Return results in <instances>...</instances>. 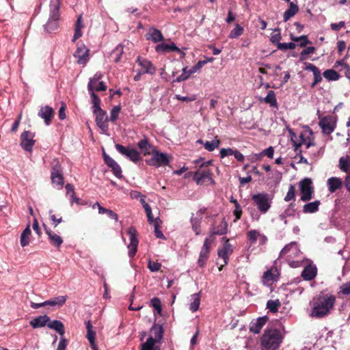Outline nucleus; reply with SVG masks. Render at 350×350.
Here are the masks:
<instances>
[{
    "mask_svg": "<svg viewBox=\"0 0 350 350\" xmlns=\"http://www.w3.org/2000/svg\"><path fill=\"white\" fill-rule=\"evenodd\" d=\"M50 321V318L47 315L39 316L29 322L31 326L33 328L42 327L47 325Z\"/></svg>",
    "mask_w": 350,
    "mask_h": 350,
    "instance_id": "393cba45",
    "label": "nucleus"
},
{
    "mask_svg": "<svg viewBox=\"0 0 350 350\" xmlns=\"http://www.w3.org/2000/svg\"><path fill=\"white\" fill-rule=\"evenodd\" d=\"M295 203L291 202L287 208L279 216L280 219H284L287 217H295V213L296 211L295 209Z\"/></svg>",
    "mask_w": 350,
    "mask_h": 350,
    "instance_id": "f704fd0d",
    "label": "nucleus"
},
{
    "mask_svg": "<svg viewBox=\"0 0 350 350\" xmlns=\"http://www.w3.org/2000/svg\"><path fill=\"white\" fill-rule=\"evenodd\" d=\"M263 100L265 103L269 104L271 107H278L275 94L273 90L269 91L267 96L265 98H264Z\"/></svg>",
    "mask_w": 350,
    "mask_h": 350,
    "instance_id": "ea45409f",
    "label": "nucleus"
},
{
    "mask_svg": "<svg viewBox=\"0 0 350 350\" xmlns=\"http://www.w3.org/2000/svg\"><path fill=\"white\" fill-rule=\"evenodd\" d=\"M148 268L152 272H156L159 271L161 267V264L158 262H153L150 260L148 261Z\"/></svg>",
    "mask_w": 350,
    "mask_h": 350,
    "instance_id": "69168bd1",
    "label": "nucleus"
},
{
    "mask_svg": "<svg viewBox=\"0 0 350 350\" xmlns=\"http://www.w3.org/2000/svg\"><path fill=\"white\" fill-rule=\"evenodd\" d=\"M195 72V69H193V68L188 70L187 67H185L183 68V73L180 76H178L174 81L178 83L184 81L188 79L189 77Z\"/></svg>",
    "mask_w": 350,
    "mask_h": 350,
    "instance_id": "4c0bfd02",
    "label": "nucleus"
},
{
    "mask_svg": "<svg viewBox=\"0 0 350 350\" xmlns=\"http://www.w3.org/2000/svg\"><path fill=\"white\" fill-rule=\"evenodd\" d=\"M43 31L45 33H51L59 29L58 23H45L42 25Z\"/></svg>",
    "mask_w": 350,
    "mask_h": 350,
    "instance_id": "864d4df0",
    "label": "nucleus"
},
{
    "mask_svg": "<svg viewBox=\"0 0 350 350\" xmlns=\"http://www.w3.org/2000/svg\"><path fill=\"white\" fill-rule=\"evenodd\" d=\"M151 306L160 314L162 311L161 300L158 297H153L150 300Z\"/></svg>",
    "mask_w": 350,
    "mask_h": 350,
    "instance_id": "052dcab7",
    "label": "nucleus"
},
{
    "mask_svg": "<svg viewBox=\"0 0 350 350\" xmlns=\"http://www.w3.org/2000/svg\"><path fill=\"white\" fill-rule=\"evenodd\" d=\"M281 38H282V36H281L280 29H278V28H274L271 33L270 41L273 44L278 46V44L280 43V40H281Z\"/></svg>",
    "mask_w": 350,
    "mask_h": 350,
    "instance_id": "09e8293b",
    "label": "nucleus"
},
{
    "mask_svg": "<svg viewBox=\"0 0 350 350\" xmlns=\"http://www.w3.org/2000/svg\"><path fill=\"white\" fill-rule=\"evenodd\" d=\"M299 186L301 193V200L304 202L310 200L314 191L312 180L309 178H305L299 183Z\"/></svg>",
    "mask_w": 350,
    "mask_h": 350,
    "instance_id": "423d86ee",
    "label": "nucleus"
},
{
    "mask_svg": "<svg viewBox=\"0 0 350 350\" xmlns=\"http://www.w3.org/2000/svg\"><path fill=\"white\" fill-rule=\"evenodd\" d=\"M137 62L144 69L142 73H148L150 75H154L155 73L156 68L149 60L139 57L137 59Z\"/></svg>",
    "mask_w": 350,
    "mask_h": 350,
    "instance_id": "412c9836",
    "label": "nucleus"
},
{
    "mask_svg": "<svg viewBox=\"0 0 350 350\" xmlns=\"http://www.w3.org/2000/svg\"><path fill=\"white\" fill-rule=\"evenodd\" d=\"M212 172L208 168H204V164H200V168L193 174V180L198 185H215V182L212 178Z\"/></svg>",
    "mask_w": 350,
    "mask_h": 350,
    "instance_id": "20e7f679",
    "label": "nucleus"
},
{
    "mask_svg": "<svg viewBox=\"0 0 350 350\" xmlns=\"http://www.w3.org/2000/svg\"><path fill=\"white\" fill-rule=\"evenodd\" d=\"M246 236L250 244L253 245L256 243L257 239L260 237V233L256 230H250L247 232Z\"/></svg>",
    "mask_w": 350,
    "mask_h": 350,
    "instance_id": "a19ab883",
    "label": "nucleus"
},
{
    "mask_svg": "<svg viewBox=\"0 0 350 350\" xmlns=\"http://www.w3.org/2000/svg\"><path fill=\"white\" fill-rule=\"evenodd\" d=\"M155 50L158 53L170 52V44L166 43H161L155 47Z\"/></svg>",
    "mask_w": 350,
    "mask_h": 350,
    "instance_id": "0e129e2a",
    "label": "nucleus"
},
{
    "mask_svg": "<svg viewBox=\"0 0 350 350\" xmlns=\"http://www.w3.org/2000/svg\"><path fill=\"white\" fill-rule=\"evenodd\" d=\"M116 148L121 154L135 163L141 159L139 152L134 148H128L119 144H116Z\"/></svg>",
    "mask_w": 350,
    "mask_h": 350,
    "instance_id": "ddd939ff",
    "label": "nucleus"
},
{
    "mask_svg": "<svg viewBox=\"0 0 350 350\" xmlns=\"http://www.w3.org/2000/svg\"><path fill=\"white\" fill-rule=\"evenodd\" d=\"M315 51V48L314 46H308L305 48L300 53L301 59L304 60L306 59V57L308 55L312 54Z\"/></svg>",
    "mask_w": 350,
    "mask_h": 350,
    "instance_id": "338daca9",
    "label": "nucleus"
},
{
    "mask_svg": "<svg viewBox=\"0 0 350 350\" xmlns=\"http://www.w3.org/2000/svg\"><path fill=\"white\" fill-rule=\"evenodd\" d=\"M137 147L142 150L144 155L152 154L153 149L157 148L150 144L147 137H144L137 143Z\"/></svg>",
    "mask_w": 350,
    "mask_h": 350,
    "instance_id": "4be33fe9",
    "label": "nucleus"
},
{
    "mask_svg": "<svg viewBox=\"0 0 350 350\" xmlns=\"http://www.w3.org/2000/svg\"><path fill=\"white\" fill-rule=\"evenodd\" d=\"M276 275L273 273L271 270H267L263 273L262 283L265 285L269 286L273 281L276 280Z\"/></svg>",
    "mask_w": 350,
    "mask_h": 350,
    "instance_id": "e433bc0d",
    "label": "nucleus"
},
{
    "mask_svg": "<svg viewBox=\"0 0 350 350\" xmlns=\"http://www.w3.org/2000/svg\"><path fill=\"white\" fill-rule=\"evenodd\" d=\"M107 88V87L104 81L97 82L96 84H93V85L92 86L93 92H95V91H96V92L106 91Z\"/></svg>",
    "mask_w": 350,
    "mask_h": 350,
    "instance_id": "680f3d73",
    "label": "nucleus"
},
{
    "mask_svg": "<svg viewBox=\"0 0 350 350\" xmlns=\"http://www.w3.org/2000/svg\"><path fill=\"white\" fill-rule=\"evenodd\" d=\"M127 234H129L130 239V243L128 246L129 249V257L133 258L137 252L139 243L137 232L134 227L131 226L128 228Z\"/></svg>",
    "mask_w": 350,
    "mask_h": 350,
    "instance_id": "2eb2a0df",
    "label": "nucleus"
},
{
    "mask_svg": "<svg viewBox=\"0 0 350 350\" xmlns=\"http://www.w3.org/2000/svg\"><path fill=\"white\" fill-rule=\"evenodd\" d=\"M51 178L52 183L55 185L57 189H62L64 186V178L63 170L59 161L54 159L51 163Z\"/></svg>",
    "mask_w": 350,
    "mask_h": 350,
    "instance_id": "7ed1b4c3",
    "label": "nucleus"
},
{
    "mask_svg": "<svg viewBox=\"0 0 350 350\" xmlns=\"http://www.w3.org/2000/svg\"><path fill=\"white\" fill-rule=\"evenodd\" d=\"M35 133L29 131L23 132L21 135V146L23 150L31 152L36 141L33 139Z\"/></svg>",
    "mask_w": 350,
    "mask_h": 350,
    "instance_id": "9b49d317",
    "label": "nucleus"
},
{
    "mask_svg": "<svg viewBox=\"0 0 350 350\" xmlns=\"http://www.w3.org/2000/svg\"><path fill=\"white\" fill-rule=\"evenodd\" d=\"M228 231V224L223 217L219 224L217 221H215L209 229V237L213 238V241H215V235H224L227 233Z\"/></svg>",
    "mask_w": 350,
    "mask_h": 350,
    "instance_id": "dca6fc26",
    "label": "nucleus"
},
{
    "mask_svg": "<svg viewBox=\"0 0 350 350\" xmlns=\"http://www.w3.org/2000/svg\"><path fill=\"white\" fill-rule=\"evenodd\" d=\"M298 11V7L291 3L290 8L284 13V20L285 21L289 20Z\"/></svg>",
    "mask_w": 350,
    "mask_h": 350,
    "instance_id": "8fccbe9b",
    "label": "nucleus"
},
{
    "mask_svg": "<svg viewBox=\"0 0 350 350\" xmlns=\"http://www.w3.org/2000/svg\"><path fill=\"white\" fill-rule=\"evenodd\" d=\"M50 219L53 222L54 227H56L62 221V216H56L52 210L49 211Z\"/></svg>",
    "mask_w": 350,
    "mask_h": 350,
    "instance_id": "e2e57ef3",
    "label": "nucleus"
},
{
    "mask_svg": "<svg viewBox=\"0 0 350 350\" xmlns=\"http://www.w3.org/2000/svg\"><path fill=\"white\" fill-rule=\"evenodd\" d=\"M219 144H220V141L217 139V137L216 136L214 140H212L211 142L206 141L204 144V147L206 150H208L209 152H212L215 148H218Z\"/></svg>",
    "mask_w": 350,
    "mask_h": 350,
    "instance_id": "c03bdc74",
    "label": "nucleus"
},
{
    "mask_svg": "<svg viewBox=\"0 0 350 350\" xmlns=\"http://www.w3.org/2000/svg\"><path fill=\"white\" fill-rule=\"evenodd\" d=\"M283 340V336L277 329H267L260 338L262 350H277Z\"/></svg>",
    "mask_w": 350,
    "mask_h": 350,
    "instance_id": "f03ea898",
    "label": "nucleus"
},
{
    "mask_svg": "<svg viewBox=\"0 0 350 350\" xmlns=\"http://www.w3.org/2000/svg\"><path fill=\"white\" fill-rule=\"evenodd\" d=\"M93 113L96 116V122L97 126L103 133H106L109 130V119L106 111L100 109L98 110H93Z\"/></svg>",
    "mask_w": 350,
    "mask_h": 350,
    "instance_id": "9d476101",
    "label": "nucleus"
},
{
    "mask_svg": "<svg viewBox=\"0 0 350 350\" xmlns=\"http://www.w3.org/2000/svg\"><path fill=\"white\" fill-rule=\"evenodd\" d=\"M281 306V302L279 299L269 300L267 303V308L272 313H275L278 311V308Z\"/></svg>",
    "mask_w": 350,
    "mask_h": 350,
    "instance_id": "49530a36",
    "label": "nucleus"
},
{
    "mask_svg": "<svg viewBox=\"0 0 350 350\" xmlns=\"http://www.w3.org/2000/svg\"><path fill=\"white\" fill-rule=\"evenodd\" d=\"M323 75L328 81H337L340 79V75L333 69L326 70Z\"/></svg>",
    "mask_w": 350,
    "mask_h": 350,
    "instance_id": "37998d69",
    "label": "nucleus"
},
{
    "mask_svg": "<svg viewBox=\"0 0 350 350\" xmlns=\"http://www.w3.org/2000/svg\"><path fill=\"white\" fill-rule=\"evenodd\" d=\"M340 169L344 172H349L350 171V156L341 157L339 159Z\"/></svg>",
    "mask_w": 350,
    "mask_h": 350,
    "instance_id": "58836bf2",
    "label": "nucleus"
},
{
    "mask_svg": "<svg viewBox=\"0 0 350 350\" xmlns=\"http://www.w3.org/2000/svg\"><path fill=\"white\" fill-rule=\"evenodd\" d=\"M47 326L52 329L55 330L60 336H63L65 333V328L63 323L58 320L49 321Z\"/></svg>",
    "mask_w": 350,
    "mask_h": 350,
    "instance_id": "c85d7f7f",
    "label": "nucleus"
},
{
    "mask_svg": "<svg viewBox=\"0 0 350 350\" xmlns=\"http://www.w3.org/2000/svg\"><path fill=\"white\" fill-rule=\"evenodd\" d=\"M121 107L120 105L114 106L110 112V120L113 122H116L118 118Z\"/></svg>",
    "mask_w": 350,
    "mask_h": 350,
    "instance_id": "13d9d810",
    "label": "nucleus"
},
{
    "mask_svg": "<svg viewBox=\"0 0 350 350\" xmlns=\"http://www.w3.org/2000/svg\"><path fill=\"white\" fill-rule=\"evenodd\" d=\"M320 204L321 202L319 200L307 203L303 206V212L304 213H314L319 210Z\"/></svg>",
    "mask_w": 350,
    "mask_h": 350,
    "instance_id": "2f4dec72",
    "label": "nucleus"
},
{
    "mask_svg": "<svg viewBox=\"0 0 350 350\" xmlns=\"http://www.w3.org/2000/svg\"><path fill=\"white\" fill-rule=\"evenodd\" d=\"M267 321L268 317L264 316L251 321L249 326L250 331L254 334H259Z\"/></svg>",
    "mask_w": 350,
    "mask_h": 350,
    "instance_id": "a211bd4d",
    "label": "nucleus"
},
{
    "mask_svg": "<svg viewBox=\"0 0 350 350\" xmlns=\"http://www.w3.org/2000/svg\"><path fill=\"white\" fill-rule=\"evenodd\" d=\"M107 163H105L109 167L111 168L113 174L118 177H122V170L117 162L112 158H107Z\"/></svg>",
    "mask_w": 350,
    "mask_h": 350,
    "instance_id": "cd10ccee",
    "label": "nucleus"
},
{
    "mask_svg": "<svg viewBox=\"0 0 350 350\" xmlns=\"http://www.w3.org/2000/svg\"><path fill=\"white\" fill-rule=\"evenodd\" d=\"M152 157L150 159L146 160L148 165L154 166L156 167L167 165L170 163V160L167 154L160 152L157 149H153Z\"/></svg>",
    "mask_w": 350,
    "mask_h": 350,
    "instance_id": "0eeeda50",
    "label": "nucleus"
},
{
    "mask_svg": "<svg viewBox=\"0 0 350 350\" xmlns=\"http://www.w3.org/2000/svg\"><path fill=\"white\" fill-rule=\"evenodd\" d=\"M146 37L147 40H152L153 42L155 43L161 42L164 39L161 31L154 27H150L148 29L146 35Z\"/></svg>",
    "mask_w": 350,
    "mask_h": 350,
    "instance_id": "5701e85b",
    "label": "nucleus"
},
{
    "mask_svg": "<svg viewBox=\"0 0 350 350\" xmlns=\"http://www.w3.org/2000/svg\"><path fill=\"white\" fill-rule=\"evenodd\" d=\"M255 206L262 214L266 213L271 207V199L267 193H259L252 196Z\"/></svg>",
    "mask_w": 350,
    "mask_h": 350,
    "instance_id": "39448f33",
    "label": "nucleus"
},
{
    "mask_svg": "<svg viewBox=\"0 0 350 350\" xmlns=\"http://www.w3.org/2000/svg\"><path fill=\"white\" fill-rule=\"evenodd\" d=\"M31 229L29 224L25 228L21 235V245L22 247H25L29 243V237L31 235Z\"/></svg>",
    "mask_w": 350,
    "mask_h": 350,
    "instance_id": "c9c22d12",
    "label": "nucleus"
},
{
    "mask_svg": "<svg viewBox=\"0 0 350 350\" xmlns=\"http://www.w3.org/2000/svg\"><path fill=\"white\" fill-rule=\"evenodd\" d=\"M90 50L81 42H78L77 49L74 53V57L77 59V63L85 65L89 60Z\"/></svg>",
    "mask_w": 350,
    "mask_h": 350,
    "instance_id": "1a4fd4ad",
    "label": "nucleus"
},
{
    "mask_svg": "<svg viewBox=\"0 0 350 350\" xmlns=\"http://www.w3.org/2000/svg\"><path fill=\"white\" fill-rule=\"evenodd\" d=\"M243 27L241 26L239 23H235L234 28L230 31L228 37L230 38H237L240 36H241L243 33Z\"/></svg>",
    "mask_w": 350,
    "mask_h": 350,
    "instance_id": "de8ad7c7",
    "label": "nucleus"
},
{
    "mask_svg": "<svg viewBox=\"0 0 350 350\" xmlns=\"http://www.w3.org/2000/svg\"><path fill=\"white\" fill-rule=\"evenodd\" d=\"M296 44L291 42L288 43H278L277 46V49L280 51H286L288 49H295Z\"/></svg>",
    "mask_w": 350,
    "mask_h": 350,
    "instance_id": "bf43d9fd",
    "label": "nucleus"
},
{
    "mask_svg": "<svg viewBox=\"0 0 350 350\" xmlns=\"http://www.w3.org/2000/svg\"><path fill=\"white\" fill-rule=\"evenodd\" d=\"M46 234L48 235L49 243L54 247L59 248L63 243V239L51 228L44 225Z\"/></svg>",
    "mask_w": 350,
    "mask_h": 350,
    "instance_id": "f3484780",
    "label": "nucleus"
},
{
    "mask_svg": "<svg viewBox=\"0 0 350 350\" xmlns=\"http://www.w3.org/2000/svg\"><path fill=\"white\" fill-rule=\"evenodd\" d=\"M221 239L224 243L222 248L218 249L217 254L219 257L223 259L224 264H221L219 267V271L222 270L223 267L228 263L229 256L233 252V248L229 242V239L226 237H223Z\"/></svg>",
    "mask_w": 350,
    "mask_h": 350,
    "instance_id": "6e6552de",
    "label": "nucleus"
},
{
    "mask_svg": "<svg viewBox=\"0 0 350 350\" xmlns=\"http://www.w3.org/2000/svg\"><path fill=\"white\" fill-rule=\"evenodd\" d=\"M213 242V238H206L204 241L198 261V265L200 267H204L206 264V261L209 257L211 245Z\"/></svg>",
    "mask_w": 350,
    "mask_h": 350,
    "instance_id": "4468645a",
    "label": "nucleus"
},
{
    "mask_svg": "<svg viewBox=\"0 0 350 350\" xmlns=\"http://www.w3.org/2000/svg\"><path fill=\"white\" fill-rule=\"evenodd\" d=\"M88 90L92 98L93 110H98L101 109L100 107L101 100L100 98L98 96V95L96 94L95 92H93V90L91 88V85H88Z\"/></svg>",
    "mask_w": 350,
    "mask_h": 350,
    "instance_id": "7c9ffc66",
    "label": "nucleus"
},
{
    "mask_svg": "<svg viewBox=\"0 0 350 350\" xmlns=\"http://www.w3.org/2000/svg\"><path fill=\"white\" fill-rule=\"evenodd\" d=\"M336 297L333 295H319L313 298L310 316L321 319L329 315L334 308Z\"/></svg>",
    "mask_w": 350,
    "mask_h": 350,
    "instance_id": "f257e3e1",
    "label": "nucleus"
},
{
    "mask_svg": "<svg viewBox=\"0 0 350 350\" xmlns=\"http://www.w3.org/2000/svg\"><path fill=\"white\" fill-rule=\"evenodd\" d=\"M163 332L164 330L161 325L154 323L150 328L151 336L152 337L154 336V338H153V339H155L157 342H160L163 338Z\"/></svg>",
    "mask_w": 350,
    "mask_h": 350,
    "instance_id": "bb28decb",
    "label": "nucleus"
},
{
    "mask_svg": "<svg viewBox=\"0 0 350 350\" xmlns=\"http://www.w3.org/2000/svg\"><path fill=\"white\" fill-rule=\"evenodd\" d=\"M319 125L324 134L329 135L335 130L336 122L333 116H327L320 120Z\"/></svg>",
    "mask_w": 350,
    "mask_h": 350,
    "instance_id": "f8f14e48",
    "label": "nucleus"
},
{
    "mask_svg": "<svg viewBox=\"0 0 350 350\" xmlns=\"http://www.w3.org/2000/svg\"><path fill=\"white\" fill-rule=\"evenodd\" d=\"M313 75L314 82L311 85L312 88H314L318 83H319L322 80L321 73L319 69L315 71V72H313Z\"/></svg>",
    "mask_w": 350,
    "mask_h": 350,
    "instance_id": "774afa93",
    "label": "nucleus"
},
{
    "mask_svg": "<svg viewBox=\"0 0 350 350\" xmlns=\"http://www.w3.org/2000/svg\"><path fill=\"white\" fill-rule=\"evenodd\" d=\"M66 299H67V296H58V297H53V298L46 301V306H57L59 308L65 304Z\"/></svg>",
    "mask_w": 350,
    "mask_h": 350,
    "instance_id": "c756f323",
    "label": "nucleus"
},
{
    "mask_svg": "<svg viewBox=\"0 0 350 350\" xmlns=\"http://www.w3.org/2000/svg\"><path fill=\"white\" fill-rule=\"evenodd\" d=\"M340 66L341 68L340 71H344L345 76L350 79V66L343 62V60L337 61L335 64V67Z\"/></svg>",
    "mask_w": 350,
    "mask_h": 350,
    "instance_id": "603ef678",
    "label": "nucleus"
},
{
    "mask_svg": "<svg viewBox=\"0 0 350 350\" xmlns=\"http://www.w3.org/2000/svg\"><path fill=\"white\" fill-rule=\"evenodd\" d=\"M190 222L192 226L193 230L195 232L196 235H199L201 233V222L202 217H193L192 216L190 219Z\"/></svg>",
    "mask_w": 350,
    "mask_h": 350,
    "instance_id": "72a5a7b5",
    "label": "nucleus"
},
{
    "mask_svg": "<svg viewBox=\"0 0 350 350\" xmlns=\"http://www.w3.org/2000/svg\"><path fill=\"white\" fill-rule=\"evenodd\" d=\"M59 0H51L50 1V20L57 21L59 20Z\"/></svg>",
    "mask_w": 350,
    "mask_h": 350,
    "instance_id": "b1692460",
    "label": "nucleus"
},
{
    "mask_svg": "<svg viewBox=\"0 0 350 350\" xmlns=\"http://www.w3.org/2000/svg\"><path fill=\"white\" fill-rule=\"evenodd\" d=\"M191 304L189 305V310L192 312H196L199 309L200 304V296L199 293H194L191 295Z\"/></svg>",
    "mask_w": 350,
    "mask_h": 350,
    "instance_id": "473e14b6",
    "label": "nucleus"
},
{
    "mask_svg": "<svg viewBox=\"0 0 350 350\" xmlns=\"http://www.w3.org/2000/svg\"><path fill=\"white\" fill-rule=\"evenodd\" d=\"M161 221L159 218H156L154 223V235L157 238L165 239L162 231L160 230Z\"/></svg>",
    "mask_w": 350,
    "mask_h": 350,
    "instance_id": "3c124183",
    "label": "nucleus"
},
{
    "mask_svg": "<svg viewBox=\"0 0 350 350\" xmlns=\"http://www.w3.org/2000/svg\"><path fill=\"white\" fill-rule=\"evenodd\" d=\"M87 335L86 337L90 344H93L96 338V332L93 330V326L90 321L86 323Z\"/></svg>",
    "mask_w": 350,
    "mask_h": 350,
    "instance_id": "79ce46f5",
    "label": "nucleus"
},
{
    "mask_svg": "<svg viewBox=\"0 0 350 350\" xmlns=\"http://www.w3.org/2000/svg\"><path fill=\"white\" fill-rule=\"evenodd\" d=\"M38 115L44 120L46 125H49L54 116V110L51 107L46 105L41 107Z\"/></svg>",
    "mask_w": 350,
    "mask_h": 350,
    "instance_id": "6ab92c4d",
    "label": "nucleus"
},
{
    "mask_svg": "<svg viewBox=\"0 0 350 350\" xmlns=\"http://www.w3.org/2000/svg\"><path fill=\"white\" fill-rule=\"evenodd\" d=\"M295 200V187L293 185H290L288 187V191L284 197V200L286 202H290L291 200Z\"/></svg>",
    "mask_w": 350,
    "mask_h": 350,
    "instance_id": "6e6d98bb",
    "label": "nucleus"
},
{
    "mask_svg": "<svg viewBox=\"0 0 350 350\" xmlns=\"http://www.w3.org/2000/svg\"><path fill=\"white\" fill-rule=\"evenodd\" d=\"M123 53V46L122 44H118L112 51L111 56L114 59V62L118 63L120 61L122 55Z\"/></svg>",
    "mask_w": 350,
    "mask_h": 350,
    "instance_id": "a18cd8bd",
    "label": "nucleus"
},
{
    "mask_svg": "<svg viewBox=\"0 0 350 350\" xmlns=\"http://www.w3.org/2000/svg\"><path fill=\"white\" fill-rule=\"evenodd\" d=\"M83 28V23H76V26L75 28V34L72 39L73 42H75L77 39L82 36L81 29Z\"/></svg>",
    "mask_w": 350,
    "mask_h": 350,
    "instance_id": "4d7b16f0",
    "label": "nucleus"
},
{
    "mask_svg": "<svg viewBox=\"0 0 350 350\" xmlns=\"http://www.w3.org/2000/svg\"><path fill=\"white\" fill-rule=\"evenodd\" d=\"M291 40L294 42H299V46L301 47H304L308 44L310 43V41L308 39L306 36L294 37L293 35H291Z\"/></svg>",
    "mask_w": 350,
    "mask_h": 350,
    "instance_id": "5fc2aeb1",
    "label": "nucleus"
},
{
    "mask_svg": "<svg viewBox=\"0 0 350 350\" xmlns=\"http://www.w3.org/2000/svg\"><path fill=\"white\" fill-rule=\"evenodd\" d=\"M328 190L330 193H334L340 189L342 186V181L337 177H332L327 180Z\"/></svg>",
    "mask_w": 350,
    "mask_h": 350,
    "instance_id": "a878e982",
    "label": "nucleus"
},
{
    "mask_svg": "<svg viewBox=\"0 0 350 350\" xmlns=\"http://www.w3.org/2000/svg\"><path fill=\"white\" fill-rule=\"evenodd\" d=\"M317 274V269L315 265H308L304 267L301 272V277L304 280L310 281L313 280Z\"/></svg>",
    "mask_w": 350,
    "mask_h": 350,
    "instance_id": "aec40b11",
    "label": "nucleus"
}]
</instances>
